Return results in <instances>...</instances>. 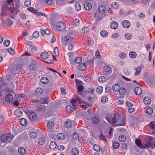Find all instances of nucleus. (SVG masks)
I'll return each instance as SVG.
<instances>
[{"label":"nucleus","instance_id":"1","mask_svg":"<svg viewBox=\"0 0 155 155\" xmlns=\"http://www.w3.org/2000/svg\"><path fill=\"white\" fill-rule=\"evenodd\" d=\"M135 143L140 148L151 147V149L154 148L155 145L153 140L151 139L148 141L146 144H142L140 140L137 139L135 140Z\"/></svg>","mask_w":155,"mask_h":155},{"label":"nucleus","instance_id":"2","mask_svg":"<svg viewBox=\"0 0 155 155\" xmlns=\"http://www.w3.org/2000/svg\"><path fill=\"white\" fill-rule=\"evenodd\" d=\"M120 116L118 114H116L114 115L113 118L111 119L108 117H106L107 120L112 125H114L115 124L117 125L118 123H119V121L120 119Z\"/></svg>","mask_w":155,"mask_h":155},{"label":"nucleus","instance_id":"3","mask_svg":"<svg viewBox=\"0 0 155 155\" xmlns=\"http://www.w3.org/2000/svg\"><path fill=\"white\" fill-rule=\"evenodd\" d=\"M11 3H12V0H7L6 3L7 8H6V11L7 15L13 13L14 12V10L12 7Z\"/></svg>","mask_w":155,"mask_h":155},{"label":"nucleus","instance_id":"4","mask_svg":"<svg viewBox=\"0 0 155 155\" xmlns=\"http://www.w3.org/2000/svg\"><path fill=\"white\" fill-rule=\"evenodd\" d=\"M73 38L72 37L69 35H67L62 39L61 42L64 45H66V43L71 42Z\"/></svg>","mask_w":155,"mask_h":155},{"label":"nucleus","instance_id":"5","mask_svg":"<svg viewBox=\"0 0 155 155\" xmlns=\"http://www.w3.org/2000/svg\"><path fill=\"white\" fill-rule=\"evenodd\" d=\"M66 28L65 25L63 22L60 21L57 24L56 28L59 31H62L64 30Z\"/></svg>","mask_w":155,"mask_h":155},{"label":"nucleus","instance_id":"6","mask_svg":"<svg viewBox=\"0 0 155 155\" xmlns=\"http://www.w3.org/2000/svg\"><path fill=\"white\" fill-rule=\"evenodd\" d=\"M37 65V63L36 62L33 60H32L31 61V64L29 67V69L31 71H34L36 69V66Z\"/></svg>","mask_w":155,"mask_h":155},{"label":"nucleus","instance_id":"7","mask_svg":"<svg viewBox=\"0 0 155 155\" xmlns=\"http://www.w3.org/2000/svg\"><path fill=\"white\" fill-rule=\"evenodd\" d=\"M119 123H118L117 126H124L125 124L126 118L124 115L122 117H120V119L119 121Z\"/></svg>","mask_w":155,"mask_h":155},{"label":"nucleus","instance_id":"8","mask_svg":"<svg viewBox=\"0 0 155 155\" xmlns=\"http://www.w3.org/2000/svg\"><path fill=\"white\" fill-rule=\"evenodd\" d=\"M28 116L30 119L32 121L35 120L37 118L36 114L33 112H31Z\"/></svg>","mask_w":155,"mask_h":155},{"label":"nucleus","instance_id":"9","mask_svg":"<svg viewBox=\"0 0 155 155\" xmlns=\"http://www.w3.org/2000/svg\"><path fill=\"white\" fill-rule=\"evenodd\" d=\"M143 68V66L142 65H141L138 67L134 68L136 70V72L135 73V75L137 76L139 75L140 73L141 69Z\"/></svg>","mask_w":155,"mask_h":155},{"label":"nucleus","instance_id":"10","mask_svg":"<svg viewBox=\"0 0 155 155\" xmlns=\"http://www.w3.org/2000/svg\"><path fill=\"white\" fill-rule=\"evenodd\" d=\"M13 3H11V5L12 7L13 10H14V11L15 10L17 12H19L20 11V10L19 9V7H20V4L18 3H16L14 6L12 5Z\"/></svg>","mask_w":155,"mask_h":155},{"label":"nucleus","instance_id":"11","mask_svg":"<svg viewBox=\"0 0 155 155\" xmlns=\"http://www.w3.org/2000/svg\"><path fill=\"white\" fill-rule=\"evenodd\" d=\"M49 101V98L47 97L45 98H41L39 100V103L40 104H48Z\"/></svg>","mask_w":155,"mask_h":155},{"label":"nucleus","instance_id":"12","mask_svg":"<svg viewBox=\"0 0 155 155\" xmlns=\"http://www.w3.org/2000/svg\"><path fill=\"white\" fill-rule=\"evenodd\" d=\"M142 92L141 88L139 87H137L135 88L134 92L137 95H140L142 93Z\"/></svg>","mask_w":155,"mask_h":155},{"label":"nucleus","instance_id":"13","mask_svg":"<svg viewBox=\"0 0 155 155\" xmlns=\"http://www.w3.org/2000/svg\"><path fill=\"white\" fill-rule=\"evenodd\" d=\"M82 59L80 57H78L75 58L74 60V61L71 60L70 62L71 64H75V63L78 64L81 61Z\"/></svg>","mask_w":155,"mask_h":155},{"label":"nucleus","instance_id":"14","mask_svg":"<svg viewBox=\"0 0 155 155\" xmlns=\"http://www.w3.org/2000/svg\"><path fill=\"white\" fill-rule=\"evenodd\" d=\"M72 124L71 121L69 120H67L64 123L65 127L68 128L71 127Z\"/></svg>","mask_w":155,"mask_h":155},{"label":"nucleus","instance_id":"15","mask_svg":"<svg viewBox=\"0 0 155 155\" xmlns=\"http://www.w3.org/2000/svg\"><path fill=\"white\" fill-rule=\"evenodd\" d=\"M5 99V101L7 102H11L13 100V96L12 95L8 94L6 95Z\"/></svg>","mask_w":155,"mask_h":155},{"label":"nucleus","instance_id":"16","mask_svg":"<svg viewBox=\"0 0 155 155\" xmlns=\"http://www.w3.org/2000/svg\"><path fill=\"white\" fill-rule=\"evenodd\" d=\"M118 27V24L117 22L115 21H112L111 23L110 27L113 29H116Z\"/></svg>","mask_w":155,"mask_h":155},{"label":"nucleus","instance_id":"17","mask_svg":"<svg viewBox=\"0 0 155 155\" xmlns=\"http://www.w3.org/2000/svg\"><path fill=\"white\" fill-rule=\"evenodd\" d=\"M41 57L43 59H46L49 57L50 56L49 54L46 52H43L41 54Z\"/></svg>","mask_w":155,"mask_h":155},{"label":"nucleus","instance_id":"18","mask_svg":"<svg viewBox=\"0 0 155 155\" xmlns=\"http://www.w3.org/2000/svg\"><path fill=\"white\" fill-rule=\"evenodd\" d=\"M84 7L86 10H88L91 8L92 5L91 3L86 2L84 4Z\"/></svg>","mask_w":155,"mask_h":155},{"label":"nucleus","instance_id":"19","mask_svg":"<svg viewBox=\"0 0 155 155\" xmlns=\"http://www.w3.org/2000/svg\"><path fill=\"white\" fill-rule=\"evenodd\" d=\"M122 25L125 28H128L130 25L129 21L127 20L123 21L122 22Z\"/></svg>","mask_w":155,"mask_h":155},{"label":"nucleus","instance_id":"20","mask_svg":"<svg viewBox=\"0 0 155 155\" xmlns=\"http://www.w3.org/2000/svg\"><path fill=\"white\" fill-rule=\"evenodd\" d=\"M20 123L21 125L23 126H26L28 123L27 120L24 118H21L20 120Z\"/></svg>","mask_w":155,"mask_h":155},{"label":"nucleus","instance_id":"21","mask_svg":"<svg viewBox=\"0 0 155 155\" xmlns=\"http://www.w3.org/2000/svg\"><path fill=\"white\" fill-rule=\"evenodd\" d=\"M86 66L84 63H82L79 65L78 68L81 71H84L86 68Z\"/></svg>","mask_w":155,"mask_h":155},{"label":"nucleus","instance_id":"22","mask_svg":"<svg viewBox=\"0 0 155 155\" xmlns=\"http://www.w3.org/2000/svg\"><path fill=\"white\" fill-rule=\"evenodd\" d=\"M151 102V100L150 97H145L143 99V102L145 105L149 104Z\"/></svg>","mask_w":155,"mask_h":155},{"label":"nucleus","instance_id":"23","mask_svg":"<svg viewBox=\"0 0 155 155\" xmlns=\"http://www.w3.org/2000/svg\"><path fill=\"white\" fill-rule=\"evenodd\" d=\"M112 146L114 148L116 149L119 147L120 144L118 142L113 141L112 142Z\"/></svg>","mask_w":155,"mask_h":155},{"label":"nucleus","instance_id":"24","mask_svg":"<svg viewBox=\"0 0 155 155\" xmlns=\"http://www.w3.org/2000/svg\"><path fill=\"white\" fill-rule=\"evenodd\" d=\"M57 147L56 143L55 141H52L51 142L49 145V147L51 149H54L56 148Z\"/></svg>","mask_w":155,"mask_h":155},{"label":"nucleus","instance_id":"25","mask_svg":"<svg viewBox=\"0 0 155 155\" xmlns=\"http://www.w3.org/2000/svg\"><path fill=\"white\" fill-rule=\"evenodd\" d=\"M6 137L7 138V140L8 143H10L12 141V139L14 137L13 135L10 133H8L7 135H6Z\"/></svg>","mask_w":155,"mask_h":155},{"label":"nucleus","instance_id":"26","mask_svg":"<svg viewBox=\"0 0 155 155\" xmlns=\"http://www.w3.org/2000/svg\"><path fill=\"white\" fill-rule=\"evenodd\" d=\"M57 137L58 139L62 140L64 139L65 136L63 134L60 133L57 134Z\"/></svg>","mask_w":155,"mask_h":155},{"label":"nucleus","instance_id":"27","mask_svg":"<svg viewBox=\"0 0 155 155\" xmlns=\"http://www.w3.org/2000/svg\"><path fill=\"white\" fill-rule=\"evenodd\" d=\"M155 122L154 121H152L149 124V126L150 128L152 130H153L152 131V133L153 134H155V129H154L155 127Z\"/></svg>","mask_w":155,"mask_h":155},{"label":"nucleus","instance_id":"28","mask_svg":"<svg viewBox=\"0 0 155 155\" xmlns=\"http://www.w3.org/2000/svg\"><path fill=\"white\" fill-rule=\"evenodd\" d=\"M14 113L16 116L18 117H21L22 114V112L19 110H15Z\"/></svg>","mask_w":155,"mask_h":155},{"label":"nucleus","instance_id":"29","mask_svg":"<svg viewBox=\"0 0 155 155\" xmlns=\"http://www.w3.org/2000/svg\"><path fill=\"white\" fill-rule=\"evenodd\" d=\"M92 120L93 123L94 124H97L99 121V119L96 116L93 117Z\"/></svg>","mask_w":155,"mask_h":155},{"label":"nucleus","instance_id":"30","mask_svg":"<svg viewBox=\"0 0 155 155\" xmlns=\"http://www.w3.org/2000/svg\"><path fill=\"white\" fill-rule=\"evenodd\" d=\"M84 87L82 85L77 86V92L78 94L81 95V92L83 90Z\"/></svg>","mask_w":155,"mask_h":155},{"label":"nucleus","instance_id":"31","mask_svg":"<svg viewBox=\"0 0 155 155\" xmlns=\"http://www.w3.org/2000/svg\"><path fill=\"white\" fill-rule=\"evenodd\" d=\"M105 72L109 73L110 74L111 72V69L110 67L108 66H105L104 67Z\"/></svg>","mask_w":155,"mask_h":155},{"label":"nucleus","instance_id":"32","mask_svg":"<svg viewBox=\"0 0 155 155\" xmlns=\"http://www.w3.org/2000/svg\"><path fill=\"white\" fill-rule=\"evenodd\" d=\"M105 10V7L103 5L100 6L98 8L99 11L101 13H104Z\"/></svg>","mask_w":155,"mask_h":155},{"label":"nucleus","instance_id":"33","mask_svg":"<svg viewBox=\"0 0 155 155\" xmlns=\"http://www.w3.org/2000/svg\"><path fill=\"white\" fill-rule=\"evenodd\" d=\"M40 81L41 83L45 84L48 83L49 81L48 79L47 78L45 77L41 78Z\"/></svg>","mask_w":155,"mask_h":155},{"label":"nucleus","instance_id":"34","mask_svg":"<svg viewBox=\"0 0 155 155\" xmlns=\"http://www.w3.org/2000/svg\"><path fill=\"white\" fill-rule=\"evenodd\" d=\"M18 152L21 155H24L25 153V150L23 147H21L19 148L18 150Z\"/></svg>","mask_w":155,"mask_h":155},{"label":"nucleus","instance_id":"35","mask_svg":"<svg viewBox=\"0 0 155 155\" xmlns=\"http://www.w3.org/2000/svg\"><path fill=\"white\" fill-rule=\"evenodd\" d=\"M89 31V28L87 27H84L82 28L81 32L83 33H87Z\"/></svg>","mask_w":155,"mask_h":155},{"label":"nucleus","instance_id":"36","mask_svg":"<svg viewBox=\"0 0 155 155\" xmlns=\"http://www.w3.org/2000/svg\"><path fill=\"white\" fill-rule=\"evenodd\" d=\"M99 138L101 140H103L105 143L107 142V140L104 136L103 134L102 131L101 132V134L99 136Z\"/></svg>","mask_w":155,"mask_h":155},{"label":"nucleus","instance_id":"37","mask_svg":"<svg viewBox=\"0 0 155 155\" xmlns=\"http://www.w3.org/2000/svg\"><path fill=\"white\" fill-rule=\"evenodd\" d=\"M120 85L118 84H116L112 86V88L115 91H119L120 88Z\"/></svg>","mask_w":155,"mask_h":155},{"label":"nucleus","instance_id":"38","mask_svg":"<svg viewBox=\"0 0 155 155\" xmlns=\"http://www.w3.org/2000/svg\"><path fill=\"white\" fill-rule=\"evenodd\" d=\"M43 90L41 88H38L36 90V94L37 95H41L43 92Z\"/></svg>","mask_w":155,"mask_h":155},{"label":"nucleus","instance_id":"39","mask_svg":"<svg viewBox=\"0 0 155 155\" xmlns=\"http://www.w3.org/2000/svg\"><path fill=\"white\" fill-rule=\"evenodd\" d=\"M7 139V138L5 135H2L1 137V140L2 141L8 143Z\"/></svg>","mask_w":155,"mask_h":155},{"label":"nucleus","instance_id":"40","mask_svg":"<svg viewBox=\"0 0 155 155\" xmlns=\"http://www.w3.org/2000/svg\"><path fill=\"white\" fill-rule=\"evenodd\" d=\"M45 142L44 138L40 137L38 139V143L40 145H43Z\"/></svg>","mask_w":155,"mask_h":155},{"label":"nucleus","instance_id":"41","mask_svg":"<svg viewBox=\"0 0 155 155\" xmlns=\"http://www.w3.org/2000/svg\"><path fill=\"white\" fill-rule=\"evenodd\" d=\"M37 137L36 133L35 132H32L29 134V137L31 138H35Z\"/></svg>","mask_w":155,"mask_h":155},{"label":"nucleus","instance_id":"42","mask_svg":"<svg viewBox=\"0 0 155 155\" xmlns=\"http://www.w3.org/2000/svg\"><path fill=\"white\" fill-rule=\"evenodd\" d=\"M146 113L148 115L151 114L153 112V110L150 107L147 108L146 110Z\"/></svg>","mask_w":155,"mask_h":155},{"label":"nucleus","instance_id":"43","mask_svg":"<svg viewBox=\"0 0 155 155\" xmlns=\"http://www.w3.org/2000/svg\"><path fill=\"white\" fill-rule=\"evenodd\" d=\"M119 140L122 142L126 140L125 136L124 135H120L118 138Z\"/></svg>","mask_w":155,"mask_h":155},{"label":"nucleus","instance_id":"44","mask_svg":"<svg viewBox=\"0 0 155 155\" xmlns=\"http://www.w3.org/2000/svg\"><path fill=\"white\" fill-rule=\"evenodd\" d=\"M66 110L68 112H70V113L71 112H72L73 110V108L72 106L71 105H68L66 107Z\"/></svg>","mask_w":155,"mask_h":155},{"label":"nucleus","instance_id":"45","mask_svg":"<svg viewBox=\"0 0 155 155\" xmlns=\"http://www.w3.org/2000/svg\"><path fill=\"white\" fill-rule=\"evenodd\" d=\"M54 126V124L53 122L51 121L49 122L47 124L48 129H51Z\"/></svg>","mask_w":155,"mask_h":155},{"label":"nucleus","instance_id":"46","mask_svg":"<svg viewBox=\"0 0 155 155\" xmlns=\"http://www.w3.org/2000/svg\"><path fill=\"white\" fill-rule=\"evenodd\" d=\"M103 90V87L101 86H98L96 89V91L98 94H101Z\"/></svg>","mask_w":155,"mask_h":155},{"label":"nucleus","instance_id":"47","mask_svg":"<svg viewBox=\"0 0 155 155\" xmlns=\"http://www.w3.org/2000/svg\"><path fill=\"white\" fill-rule=\"evenodd\" d=\"M101 101L103 103H105L108 101V98L105 96H103L101 98Z\"/></svg>","mask_w":155,"mask_h":155},{"label":"nucleus","instance_id":"48","mask_svg":"<svg viewBox=\"0 0 155 155\" xmlns=\"http://www.w3.org/2000/svg\"><path fill=\"white\" fill-rule=\"evenodd\" d=\"M78 152V150L76 148H73L72 149L71 153L74 155H77Z\"/></svg>","mask_w":155,"mask_h":155},{"label":"nucleus","instance_id":"49","mask_svg":"<svg viewBox=\"0 0 155 155\" xmlns=\"http://www.w3.org/2000/svg\"><path fill=\"white\" fill-rule=\"evenodd\" d=\"M93 148L95 151L97 152H99L101 150V149L99 146L97 145H94L93 146Z\"/></svg>","mask_w":155,"mask_h":155},{"label":"nucleus","instance_id":"50","mask_svg":"<svg viewBox=\"0 0 155 155\" xmlns=\"http://www.w3.org/2000/svg\"><path fill=\"white\" fill-rule=\"evenodd\" d=\"M100 34L101 36L103 37H106L108 35V32L105 30H103L101 31Z\"/></svg>","mask_w":155,"mask_h":155},{"label":"nucleus","instance_id":"51","mask_svg":"<svg viewBox=\"0 0 155 155\" xmlns=\"http://www.w3.org/2000/svg\"><path fill=\"white\" fill-rule=\"evenodd\" d=\"M130 57L132 58H135L137 56L136 53L133 51L130 52L129 54Z\"/></svg>","mask_w":155,"mask_h":155},{"label":"nucleus","instance_id":"52","mask_svg":"<svg viewBox=\"0 0 155 155\" xmlns=\"http://www.w3.org/2000/svg\"><path fill=\"white\" fill-rule=\"evenodd\" d=\"M111 7L114 9H117L118 6V4L116 2L112 3L111 5Z\"/></svg>","mask_w":155,"mask_h":155},{"label":"nucleus","instance_id":"53","mask_svg":"<svg viewBox=\"0 0 155 155\" xmlns=\"http://www.w3.org/2000/svg\"><path fill=\"white\" fill-rule=\"evenodd\" d=\"M75 7L77 11H80L81 9V6L79 3H76L75 5Z\"/></svg>","mask_w":155,"mask_h":155},{"label":"nucleus","instance_id":"54","mask_svg":"<svg viewBox=\"0 0 155 155\" xmlns=\"http://www.w3.org/2000/svg\"><path fill=\"white\" fill-rule=\"evenodd\" d=\"M119 93L121 95L124 94L126 92V91L124 88H120L119 90Z\"/></svg>","mask_w":155,"mask_h":155},{"label":"nucleus","instance_id":"55","mask_svg":"<svg viewBox=\"0 0 155 155\" xmlns=\"http://www.w3.org/2000/svg\"><path fill=\"white\" fill-rule=\"evenodd\" d=\"M106 80V78L104 76H101L100 77L98 78V81L101 82H104Z\"/></svg>","mask_w":155,"mask_h":155},{"label":"nucleus","instance_id":"56","mask_svg":"<svg viewBox=\"0 0 155 155\" xmlns=\"http://www.w3.org/2000/svg\"><path fill=\"white\" fill-rule=\"evenodd\" d=\"M23 67V65L21 63L18 64L16 66V68L17 70L18 71H20Z\"/></svg>","mask_w":155,"mask_h":155},{"label":"nucleus","instance_id":"57","mask_svg":"<svg viewBox=\"0 0 155 155\" xmlns=\"http://www.w3.org/2000/svg\"><path fill=\"white\" fill-rule=\"evenodd\" d=\"M27 9L33 13H35L36 11H38V10L34 8L33 7L28 8Z\"/></svg>","mask_w":155,"mask_h":155},{"label":"nucleus","instance_id":"58","mask_svg":"<svg viewBox=\"0 0 155 155\" xmlns=\"http://www.w3.org/2000/svg\"><path fill=\"white\" fill-rule=\"evenodd\" d=\"M10 41L9 40H6L4 41V45L6 47H8L10 44Z\"/></svg>","mask_w":155,"mask_h":155},{"label":"nucleus","instance_id":"59","mask_svg":"<svg viewBox=\"0 0 155 155\" xmlns=\"http://www.w3.org/2000/svg\"><path fill=\"white\" fill-rule=\"evenodd\" d=\"M74 25L75 26H78L80 24V21L78 19H75L74 21Z\"/></svg>","mask_w":155,"mask_h":155},{"label":"nucleus","instance_id":"60","mask_svg":"<svg viewBox=\"0 0 155 155\" xmlns=\"http://www.w3.org/2000/svg\"><path fill=\"white\" fill-rule=\"evenodd\" d=\"M35 13L38 16H46V15L43 13H41L40 12H39V10H38V11H36Z\"/></svg>","mask_w":155,"mask_h":155},{"label":"nucleus","instance_id":"61","mask_svg":"<svg viewBox=\"0 0 155 155\" xmlns=\"http://www.w3.org/2000/svg\"><path fill=\"white\" fill-rule=\"evenodd\" d=\"M92 79V78H90L89 77H87L84 78V81L87 82H89L91 81Z\"/></svg>","mask_w":155,"mask_h":155},{"label":"nucleus","instance_id":"62","mask_svg":"<svg viewBox=\"0 0 155 155\" xmlns=\"http://www.w3.org/2000/svg\"><path fill=\"white\" fill-rule=\"evenodd\" d=\"M54 52L55 55L56 56H58V48L57 47H55L54 49Z\"/></svg>","mask_w":155,"mask_h":155},{"label":"nucleus","instance_id":"63","mask_svg":"<svg viewBox=\"0 0 155 155\" xmlns=\"http://www.w3.org/2000/svg\"><path fill=\"white\" fill-rule=\"evenodd\" d=\"M71 103L72 104V106L74 108L75 107V106L77 104L76 101L74 99H73L71 101Z\"/></svg>","mask_w":155,"mask_h":155},{"label":"nucleus","instance_id":"64","mask_svg":"<svg viewBox=\"0 0 155 155\" xmlns=\"http://www.w3.org/2000/svg\"><path fill=\"white\" fill-rule=\"evenodd\" d=\"M33 37L34 38H37L39 36V33L38 31H35L33 34Z\"/></svg>","mask_w":155,"mask_h":155}]
</instances>
